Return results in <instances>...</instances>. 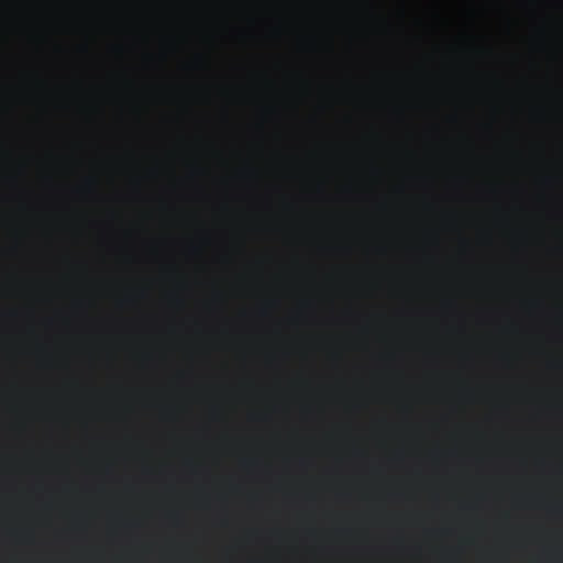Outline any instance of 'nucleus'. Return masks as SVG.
I'll use <instances>...</instances> for the list:
<instances>
[{"instance_id": "nucleus-1", "label": "nucleus", "mask_w": 563, "mask_h": 563, "mask_svg": "<svg viewBox=\"0 0 563 563\" xmlns=\"http://www.w3.org/2000/svg\"><path fill=\"white\" fill-rule=\"evenodd\" d=\"M235 4H448L450 31V224H457V2H235Z\"/></svg>"}, {"instance_id": "nucleus-2", "label": "nucleus", "mask_w": 563, "mask_h": 563, "mask_svg": "<svg viewBox=\"0 0 563 563\" xmlns=\"http://www.w3.org/2000/svg\"><path fill=\"white\" fill-rule=\"evenodd\" d=\"M482 47H483V52L487 55H492L494 54V49L493 47L486 43L485 40L482 38Z\"/></svg>"}]
</instances>
